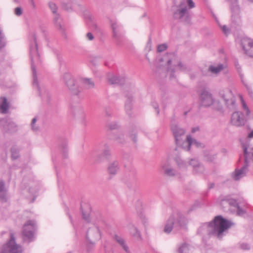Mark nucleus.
I'll use <instances>...</instances> for the list:
<instances>
[{
  "label": "nucleus",
  "mask_w": 253,
  "mask_h": 253,
  "mask_svg": "<svg viewBox=\"0 0 253 253\" xmlns=\"http://www.w3.org/2000/svg\"><path fill=\"white\" fill-rule=\"evenodd\" d=\"M233 225V222L224 218L222 215H217L214 217L212 221L202 224L198 228L197 232L199 234L205 233L210 236L221 239L223 232Z\"/></svg>",
  "instance_id": "obj_1"
},
{
  "label": "nucleus",
  "mask_w": 253,
  "mask_h": 253,
  "mask_svg": "<svg viewBox=\"0 0 253 253\" xmlns=\"http://www.w3.org/2000/svg\"><path fill=\"white\" fill-rule=\"evenodd\" d=\"M63 81L74 95H79L84 89H90L94 87V84L90 79L79 77L74 79L69 73H65L63 76Z\"/></svg>",
  "instance_id": "obj_2"
},
{
  "label": "nucleus",
  "mask_w": 253,
  "mask_h": 253,
  "mask_svg": "<svg viewBox=\"0 0 253 253\" xmlns=\"http://www.w3.org/2000/svg\"><path fill=\"white\" fill-rule=\"evenodd\" d=\"M241 144L243 150L244 165L241 169L235 170L233 178L235 180H238L246 175L249 171L250 161H253V147H249V144L246 142H241Z\"/></svg>",
  "instance_id": "obj_3"
},
{
  "label": "nucleus",
  "mask_w": 253,
  "mask_h": 253,
  "mask_svg": "<svg viewBox=\"0 0 253 253\" xmlns=\"http://www.w3.org/2000/svg\"><path fill=\"white\" fill-rule=\"evenodd\" d=\"M34 41L30 44V54L31 60V67L33 72V86L39 90L40 95H42L41 87H40L36 75V68L35 64L40 62V56L38 50V45L36 40V38L34 37Z\"/></svg>",
  "instance_id": "obj_4"
},
{
  "label": "nucleus",
  "mask_w": 253,
  "mask_h": 253,
  "mask_svg": "<svg viewBox=\"0 0 253 253\" xmlns=\"http://www.w3.org/2000/svg\"><path fill=\"white\" fill-rule=\"evenodd\" d=\"M111 26L114 42L118 46H122L125 42L123 27L118 23L113 21H111Z\"/></svg>",
  "instance_id": "obj_5"
},
{
  "label": "nucleus",
  "mask_w": 253,
  "mask_h": 253,
  "mask_svg": "<svg viewBox=\"0 0 253 253\" xmlns=\"http://www.w3.org/2000/svg\"><path fill=\"white\" fill-rule=\"evenodd\" d=\"M186 224V219L182 215L178 214L175 221L173 215H171L167 221L164 228V232L167 233H169L172 230L173 227L177 226L183 227Z\"/></svg>",
  "instance_id": "obj_6"
},
{
  "label": "nucleus",
  "mask_w": 253,
  "mask_h": 253,
  "mask_svg": "<svg viewBox=\"0 0 253 253\" xmlns=\"http://www.w3.org/2000/svg\"><path fill=\"white\" fill-rule=\"evenodd\" d=\"M22 252L21 246L16 243L13 235L11 234L9 241L3 246L0 253H22Z\"/></svg>",
  "instance_id": "obj_7"
},
{
  "label": "nucleus",
  "mask_w": 253,
  "mask_h": 253,
  "mask_svg": "<svg viewBox=\"0 0 253 253\" xmlns=\"http://www.w3.org/2000/svg\"><path fill=\"white\" fill-rule=\"evenodd\" d=\"M219 94L221 97L224 100L227 108L231 110L236 109V98L231 90L227 89L225 91H220Z\"/></svg>",
  "instance_id": "obj_8"
},
{
  "label": "nucleus",
  "mask_w": 253,
  "mask_h": 253,
  "mask_svg": "<svg viewBox=\"0 0 253 253\" xmlns=\"http://www.w3.org/2000/svg\"><path fill=\"white\" fill-rule=\"evenodd\" d=\"M213 101L212 94L209 91L206 89L201 90L199 97L200 107H209L213 104Z\"/></svg>",
  "instance_id": "obj_9"
},
{
  "label": "nucleus",
  "mask_w": 253,
  "mask_h": 253,
  "mask_svg": "<svg viewBox=\"0 0 253 253\" xmlns=\"http://www.w3.org/2000/svg\"><path fill=\"white\" fill-rule=\"evenodd\" d=\"M35 229V221L34 220H29L23 226V235L26 239L31 241L34 237Z\"/></svg>",
  "instance_id": "obj_10"
},
{
  "label": "nucleus",
  "mask_w": 253,
  "mask_h": 253,
  "mask_svg": "<svg viewBox=\"0 0 253 253\" xmlns=\"http://www.w3.org/2000/svg\"><path fill=\"white\" fill-rule=\"evenodd\" d=\"M171 130L174 137L175 144L177 146H182L183 140L182 137L184 135L185 130L176 125H172Z\"/></svg>",
  "instance_id": "obj_11"
},
{
  "label": "nucleus",
  "mask_w": 253,
  "mask_h": 253,
  "mask_svg": "<svg viewBox=\"0 0 253 253\" xmlns=\"http://www.w3.org/2000/svg\"><path fill=\"white\" fill-rule=\"evenodd\" d=\"M231 123L236 126H243L245 124L246 120L244 118V114L241 112H235L231 116Z\"/></svg>",
  "instance_id": "obj_12"
},
{
  "label": "nucleus",
  "mask_w": 253,
  "mask_h": 253,
  "mask_svg": "<svg viewBox=\"0 0 253 253\" xmlns=\"http://www.w3.org/2000/svg\"><path fill=\"white\" fill-rule=\"evenodd\" d=\"M237 200L231 198L229 196H226L221 197L220 199V204L223 209L228 208L230 207H236L238 206Z\"/></svg>",
  "instance_id": "obj_13"
},
{
  "label": "nucleus",
  "mask_w": 253,
  "mask_h": 253,
  "mask_svg": "<svg viewBox=\"0 0 253 253\" xmlns=\"http://www.w3.org/2000/svg\"><path fill=\"white\" fill-rule=\"evenodd\" d=\"M94 237L95 234L93 229H89L86 234V249L88 253L93 249Z\"/></svg>",
  "instance_id": "obj_14"
},
{
  "label": "nucleus",
  "mask_w": 253,
  "mask_h": 253,
  "mask_svg": "<svg viewBox=\"0 0 253 253\" xmlns=\"http://www.w3.org/2000/svg\"><path fill=\"white\" fill-rule=\"evenodd\" d=\"M179 8L174 12L173 18L174 19H182L187 12V6L183 2H180Z\"/></svg>",
  "instance_id": "obj_15"
},
{
  "label": "nucleus",
  "mask_w": 253,
  "mask_h": 253,
  "mask_svg": "<svg viewBox=\"0 0 253 253\" xmlns=\"http://www.w3.org/2000/svg\"><path fill=\"white\" fill-rule=\"evenodd\" d=\"M242 46L246 54L253 57V41L250 39L244 40L242 41Z\"/></svg>",
  "instance_id": "obj_16"
},
{
  "label": "nucleus",
  "mask_w": 253,
  "mask_h": 253,
  "mask_svg": "<svg viewBox=\"0 0 253 253\" xmlns=\"http://www.w3.org/2000/svg\"><path fill=\"white\" fill-rule=\"evenodd\" d=\"M0 125L5 131L14 130L16 125L10 119L4 118L0 120Z\"/></svg>",
  "instance_id": "obj_17"
},
{
  "label": "nucleus",
  "mask_w": 253,
  "mask_h": 253,
  "mask_svg": "<svg viewBox=\"0 0 253 253\" xmlns=\"http://www.w3.org/2000/svg\"><path fill=\"white\" fill-rule=\"evenodd\" d=\"M192 145H195L197 147H199L201 143L196 139L192 138L190 135H188L186 138V141L182 143L181 148L189 151L190 150Z\"/></svg>",
  "instance_id": "obj_18"
},
{
  "label": "nucleus",
  "mask_w": 253,
  "mask_h": 253,
  "mask_svg": "<svg viewBox=\"0 0 253 253\" xmlns=\"http://www.w3.org/2000/svg\"><path fill=\"white\" fill-rule=\"evenodd\" d=\"M81 210L83 218L87 222H90L91 209L90 205L84 204L81 205Z\"/></svg>",
  "instance_id": "obj_19"
},
{
  "label": "nucleus",
  "mask_w": 253,
  "mask_h": 253,
  "mask_svg": "<svg viewBox=\"0 0 253 253\" xmlns=\"http://www.w3.org/2000/svg\"><path fill=\"white\" fill-rule=\"evenodd\" d=\"M126 79L123 76H112L108 79V83L111 84L123 85L125 84Z\"/></svg>",
  "instance_id": "obj_20"
},
{
  "label": "nucleus",
  "mask_w": 253,
  "mask_h": 253,
  "mask_svg": "<svg viewBox=\"0 0 253 253\" xmlns=\"http://www.w3.org/2000/svg\"><path fill=\"white\" fill-rule=\"evenodd\" d=\"M9 103L5 97H0V113L5 114L8 112Z\"/></svg>",
  "instance_id": "obj_21"
},
{
  "label": "nucleus",
  "mask_w": 253,
  "mask_h": 253,
  "mask_svg": "<svg viewBox=\"0 0 253 253\" xmlns=\"http://www.w3.org/2000/svg\"><path fill=\"white\" fill-rule=\"evenodd\" d=\"M125 95L127 98L126 101L125 103V109L126 113L128 115H130V111L132 109V96L131 94L128 93H126L125 91Z\"/></svg>",
  "instance_id": "obj_22"
},
{
  "label": "nucleus",
  "mask_w": 253,
  "mask_h": 253,
  "mask_svg": "<svg viewBox=\"0 0 253 253\" xmlns=\"http://www.w3.org/2000/svg\"><path fill=\"white\" fill-rule=\"evenodd\" d=\"M174 161L178 167V168L181 170H186L188 164L185 161H183L179 156H177L174 158Z\"/></svg>",
  "instance_id": "obj_23"
},
{
  "label": "nucleus",
  "mask_w": 253,
  "mask_h": 253,
  "mask_svg": "<svg viewBox=\"0 0 253 253\" xmlns=\"http://www.w3.org/2000/svg\"><path fill=\"white\" fill-rule=\"evenodd\" d=\"M119 169V162L117 161L110 164L108 168V171L111 175H115Z\"/></svg>",
  "instance_id": "obj_24"
},
{
  "label": "nucleus",
  "mask_w": 253,
  "mask_h": 253,
  "mask_svg": "<svg viewBox=\"0 0 253 253\" xmlns=\"http://www.w3.org/2000/svg\"><path fill=\"white\" fill-rule=\"evenodd\" d=\"M6 189L5 187L4 182L0 180V201L6 202Z\"/></svg>",
  "instance_id": "obj_25"
},
{
  "label": "nucleus",
  "mask_w": 253,
  "mask_h": 253,
  "mask_svg": "<svg viewBox=\"0 0 253 253\" xmlns=\"http://www.w3.org/2000/svg\"><path fill=\"white\" fill-rule=\"evenodd\" d=\"M111 153L108 148L104 150L100 156H99L96 162H101L105 160H109L111 157Z\"/></svg>",
  "instance_id": "obj_26"
},
{
  "label": "nucleus",
  "mask_w": 253,
  "mask_h": 253,
  "mask_svg": "<svg viewBox=\"0 0 253 253\" xmlns=\"http://www.w3.org/2000/svg\"><path fill=\"white\" fill-rule=\"evenodd\" d=\"M114 239L118 243L123 249L127 253H129L128 247L126 244L124 239L117 235L114 236Z\"/></svg>",
  "instance_id": "obj_27"
},
{
  "label": "nucleus",
  "mask_w": 253,
  "mask_h": 253,
  "mask_svg": "<svg viewBox=\"0 0 253 253\" xmlns=\"http://www.w3.org/2000/svg\"><path fill=\"white\" fill-rule=\"evenodd\" d=\"M224 66L222 64H219L216 67L213 65H210L209 67V71L212 73L217 74L222 70Z\"/></svg>",
  "instance_id": "obj_28"
},
{
  "label": "nucleus",
  "mask_w": 253,
  "mask_h": 253,
  "mask_svg": "<svg viewBox=\"0 0 253 253\" xmlns=\"http://www.w3.org/2000/svg\"><path fill=\"white\" fill-rule=\"evenodd\" d=\"M53 14H54V22L56 24L57 27L58 28L59 30H60L62 32H64V28L62 26L61 22V20L60 18L59 15L57 13Z\"/></svg>",
  "instance_id": "obj_29"
},
{
  "label": "nucleus",
  "mask_w": 253,
  "mask_h": 253,
  "mask_svg": "<svg viewBox=\"0 0 253 253\" xmlns=\"http://www.w3.org/2000/svg\"><path fill=\"white\" fill-rule=\"evenodd\" d=\"M189 251L190 245L186 243L182 244L177 250L178 253H189Z\"/></svg>",
  "instance_id": "obj_30"
},
{
  "label": "nucleus",
  "mask_w": 253,
  "mask_h": 253,
  "mask_svg": "<svg viewBox=\"0 0 253 253\" xmlns=\"http://www.w3.org/2000/svg\"><path fill=\"white\" fill-rule=\"evenodd\" d=\"M164 172L168 176H174L178 173L175 169L171 168H166Z\"/></svg>",
  "instance_id": "obj_31"
},
{
  "label": "nucleus",
  "mask_w": 253,
  "mask_h": 253,
  "mask_svg": "<svg viewBox=\"0 0 253 253\" xmlns=\"http://www.w3.org/2000/svg\"><path fill=\"white\" fill-rule=\"evenodd\" d=\"M136 132V129L135 127H132L129 132V135L132 138L134 143H136L137 142Z\"/></svg>",
  "instance_id": "obj_32"
},
{
  "label": "nucleus",
  "mask_w": 253,
  "mask_h": 253,
  "mask_svg": "<svg viewBox=\"0 0 253 253\" xmlns=\"http://www.w3.org/2000/svg\"><path fill=\"white\" fill-rule=\"evenodd\" d=\"M96 37H97L101 42L105 40L106 35L101 30L98 29L96 26Z\"/></svg>",
  "instance_id": "obj_33"
},
{
  "label": "nucleus",
  "mask_w": 253,
  "mask_h": 253,
  "mask_svg": "<svg viewBox=\"0 0 253 253\" xmlns=\"http://www.w3.org/2000/svg\"><path fill=\"white\" fill-rule=\"evenodd\" d=\"M196 169L193 170L194 173H202L205 171L204 166L200 163V164L196 167Z\"/></svg>",
  "instance_id": "obj_34"
},
{
  "label": "nucleus",
  "mask_w": 253,
  "mask_h": 253,
  "mask_svg": "<svg viewBox=\"0 0 253 253\" xmlns=\"http://www.w3.org/2000/svg\"><path fill=\"white\" fill-rule=\"evenodd\" d=\"M216 156V154H211L210 153H206L204 155V158L206 161L211 162L214 161Z\"/></svg>",
  "instance_id": "obj_35"
},
{
  "label": "nucleus",
  "mask_w": 253,
  "mask_h": 253,
  "mask_svg": "<svg viewBox=\"0 0 253 253\" xmlns=\"http://www.w3.org/2000/svg\"><path fill=\"white\" fill-rule=\"evenodd\" d=\"M110 139H113V138L110 137ZM113 139L116 140L119 144H124L125 143V140L124 137V135L121 134L120 135L115 136Z\"/></svg>",
  "instance_id": "obj_36"
},
{
  "label": "nucleus",
  "mask_w": 253,
  "mask_h": 253,
  "mask_svg": "<svg viewBox=\"0 0 253 253\" xmlns=\"http://www.w3.org/2000/svg\"><path fill=\"white\" fill-rule=\"evenodd\" d=\"M241 100L243 108L245 110V111H246V115L247 116L249 115V114H250V111L249 108L248 107L246 103L245 102V101L243 99V98L242 96H241Z\"/></svg>",
  "instance_id": "obj_37"
},
{
  "label": "nucleus",
  "mask_w": 253,
  "mask_h": 253,
  "mask_svg": "<svg viewBox=\"0 0 253 253\" xmlns=\"http://www.w3.org/2000/svg\"><path fill=\"white\" fill-rule=\"evenodd\" d=\"M200 164V162L195 159H191L188 163V165L193 167V170L196 169V167Z\"/></svg>",
  "instance_id": "obj_38"
},
{
  "label": "nucleus",
  "mask_w": 253,
  "mask_h": 253,
  "mask_svg": "<svg viewBox=\"0 0 253 253\" xmlns=\"http://www.w3.org/2000/svg\"><path fill=\"white\" fill-rule=\"evenodd\" d=\"M130 233L134 237H140V233L138 230L135 227H132L130 229Z\"/></svg>",
  "instance_id": "obj_39"
},
{
  "label": "nucleus",
  "mask_w": 253,
  "mask_h": 253,
  "mask_svg": "<svg viewBox=\"0 0 253 253\" xmlns=\"http://www.w3.org/2000/svg\"><path fill=\"white\" fill-rule=\"evenodd\" d=\"M37 122V118H34L32 119L31 122V127L32 129L34 131H37L39 129V127L36 125Z\"/></svg>",
  "instance_id": "obj_40"
},
{
  "label": "nucleus",
  "mask_w": 253,
  "mask_h": 253,
  "mask_svg": "<svg viewBox=\"0 0 253 253\" xmlns=\"http://www.w3.org/2000/svg\"><path fill=\"white\" fill-rule=\"evenodd\" d=\"M181 21L184 22L186 24H190L191 22V17L189 15V13L187 11L186 15L184 16L182 19H181Z\"/></svg>",
  "instance_id": "obj_41"
},
{
  "label": "nucleus",
  "mask_w": 253,
  "mask_h": 253,
  "mask_svg": "<svg viewBox=\"0 0 253 253\" xmlns=\"http://www.w3.org/2000/svg\"><path fill=\"white\" fill-rule=\"evenodd\" d=\"M48 6L53 13H56V10L57 9V7L54 3H53L52 2H49L48 3Z\"/></svg>",
  "instance_id": "obj_42"
},
{
  "label": "nucleus",
  "mask_w": 253,
  "mask_h": 253,
  "mask_svg": "<svg viewBox=\"0 0 253 253\" xmlns=\"http://www.w3.org/2000/svg\"><path fill=\"white\" fill-rule=\"evenodd\" d=\"M5 45V42L4 40V36L0 30V49Z\"/></svg>",
  "instance_id": "obj_43"
},
{
  "label": "nucleus",
  "mask_w": 253,
  "mask_h": 253,
  "mask_svg": "<svg viewBox=\"0 0 253 253\" xmlns=\"http://www.w3.org/2000/svg\"><path fill=\"white\" fill-rule=\"evenodd\" d=\"M168 46L166 44H161L158 46L157 51L159 52H163L167 49Z\"/></svg>",
  "instance_id": "obj_44"
},
{
  "label": "nucleus",
  "mask_w": 253,
  "mask_h": 253,
  "mask_svg": "<svg viewBox=\"0 0 253 253\" xmlns=\"http://www.w3.org/2000/svg\"><path fill=\"white\" fill-rule=\"evenodd\" d=\"M108 126L110 130L116 129L119 128V126L116 122H112L109 124Z\"/></svg>",
  "instance_id": "obj_45"
},
{
  "label": "nucleus",
  "mask_w": 253,
  "mask_h": 253,
  "mask_svg": "<svg viewBox=\"0 0 253 253\" xmlns=\"http://www.w3.org/2000/svg\"><path fill=\"white\" fill-rule=\"evenodd\" d=\"M23 10L20 7H17L14 9V14L18 16L22 15Z\"/></svg>",
  "instance_id": "obj_46"
},
{
  "label": "nucleus",
  "mask_w": 253,
  "mask_h": 253,
  "mask_svg": "<svg viewBox=\"0 0 253 253\" xmlns=\"http://www.w3.org/2000/svg\"><path fill=\"white\" fill-rule=\"evenodd\" d=\"M19 157L18 152L15 149L11 150V157L13 159H16Z\"/></svg>",
  "instance_id": "obj_47"
},
{
  "label": "nucleus",
  "mask_w": 253,
  "mask_h": 253,
  "mask_svg": "<svg viewBox=\"0 0 253 253\" xmlns=\"http://www.w3.org/2000/svg\"><path fill=\"white\" fill-rule=\"evenodd\" d=\"M151 105L156 111L157 115H159L160 113V110H159V105L157 103V102H156L155 101H152L151 102Z\"/></svg>",
  "instance_id": "obj_48"
},
{
  "label": "nucleus",
  "mask_w": 253,
  "mask_h": 253,
  "mask_svg": "<svg viewBox=\"0 0 253 253\" xmlns=\"http://www.w3.org/2000/svg\"><path fill=\"white\" fill-rule=\"evenodd\" d=\"M236 208L237 209V213L239 215H242L245 213V211L240 208L239 204L238 203V206H236Z\"/></svg>",
  "instance_id": "obj_49"
},
{
  "label": "nucleus",
  "mask_w": 253,
  "mask_h": 253,
  "mask_svg": "<svg viewBox=\"0 0 253 253\" xmlns=\"http://www.w3.org/2000/svg\"><path fill=\"white\" fill-rule=\"evenodd\" d=\"M246 86L249 96L253 99V91L252 89L247 85H246Z\"/></svg>",
  "instance_id": "obj_50"
},
{
  "label": "nucleus",
  "mask_w": 253,
  "mask_h": 253,
  "mask_svg": "<svg viewBox=\"0 0 253 253\" xmlns=\"http://www.w3.org/2000/svg\"><path fill=\"white\" fill-rule=\"evenodd\" d=\"M79 112V110L77 108H72L70 110L71 115L73 117H74L76 115V114H78Z\"/></svg>",
  "instance_id": "obj_51"
},
{
  "label": "nucleus",
  "mask_w": 253,
  "mask_h": 253,
  "mask_svg": "<svg viewBox=\"0 0 253 253\" xmlns=\"http://www.w3.org/2000/svg\"><path fill=\"white\" fill-rule=\"evenodd\" d=\"M240 248L244 250H248L250 249L249 245L247 243L241 244Z\"/></svg>",
  "instance_id": "obj_52"
},
{
  "label": "nucleus",
  "mask_w": 253,
  "mask_h": 253,
  "mask_svg": "<svg viewBox=\"0 0 253 253\" xmlns=\"http://www.w3.org/2000/svg\"><path fill=\"white\" fill-rule=\"evenodd\" d=\"M177 66L179 67V69L181 71H186L187 69L186 66L185 65L183 64L181 62H179Z\"/></svg>",
  "instance_id": "obj_53"
},
{
  "label": "nucleus",
  "mask_w": 253,
  "mask_h": 253,
  "mask_svg": "<svg viewBox=\"0 0 253 253\" xmlns=\"http://www.w3.org/2000/svg\"><path fill=\"white\" fill-rule=\"evenodd\" d=\"M94 38L93 35L90 32H88L86 34V38L88 41H92Z\"/></svg>",
  "instance_id": "obj_54"
},
{
  "label": "nucleus",
  "mask_w": 253,
  "mask_h": 253,
  "mask_svg": "<svg viewBox=\"0 0 253 253\" xmlns=\"http://www.w3.org/2000/svg\"><path fill=\"white\" fill-rule=\"evenodd\" d=\"M187 3L190 8H192L195 6V3L192 0H187Z\"/></svg>",
  "instance_id": "obj_55"
},
{
  "label": "nucleus",
  "mask_w": 253,
  "mask_h": 253,
  "mask_svg": "<svg viewBox=\"0 0 253 253\" xmlns=\"http://www.w3.org/2000/svg\"><path fill=\"white\" fill-rule=\"evenodd\" d=\"M222 30L225 35H227L229 33V29L226 25L222 26Z\"/></svg>",
  "instance_id": "obj_56"
},
{
  "label": "nucleus",
  "mask_w": 253,
  "mask_h": 253,
  "mask_svg": "<svg viewBox=\"0 0 253 253\" xmlns=\"http://www.w3.org/2000/svg\"><path fill=\"white\" fill-rule=\"evenodd\" d=\"M88 61L91 63L93 65L94 64V59L93 57H92L90 55H88L87 57Z\"/></svg>",
  "instance_id": "obj_57"
},
{
  "label": "nucleus",
  "mask_w": 253,
  "mask_h": 253,
  "mask_svg": "<svg viewBox=\"0 0 253 253\" xmlns=\"http://www.w3.org/2000/svg\"><path fill=\"white\" fill-rule=\"evenodd\" d=\"M214 187V183L213 182H210L208 184V189L210 190L213 188Z\"/></svg>",
  "instance_id": "obj_58"
},
{
  "label": "nucleus",
  "mask_w": 253,
  "mask_h": 253,
  "mask_svg": "<svg viewBox=\"0 0 253 253\" xmlns=\"http://www.w3.org/2000/svg\"><path fill=\"white\" fill-rule=\"evenodd\" d=\"M199 130V127H193L192 129L191 132L192 133H195L196 131H198Z\"/></svg>",
  "instance_id": "obj_59"
},
{
  "label": "nucleus",
  "mask_w": 253,
  "mask_h": 253,
  "mask_svg": "<svg viewBox=\"0 0 253 253\" xmlns=\"http://www.w3.org/2000/svg\"><path fill=\"white\" fill-rule=\"evenodd\" d=\"M151 43H152L151 39L150 37H149L148 41L147 42V46H151Z\"/></svg>",
  "instance_id": "obj_60"
},
{
  "label": "nucleus",
  "mask_w": 253,
  "mask_h": 253,
  "mask_svg": "<svg viewBox=\"0 0 253 253\" xmlns=\"http://www.w3.org/2000/svg\"><path fill=\"white\" fill-rule=\"evenodd\" d=\"M174 69H172L171 70V73L170 75V78H175V76H174Z\"/></svg>",
  "instance_id": "obj_61"
},
{
  "label": "nucleus",
  "mask_w": 253,
  "mask_h": 253,
  "mask_svg": "<svg viewBox=\"0 0 253 253\" xmlns=\"http://www.w3.org/2000/svg\"><path fill=\"white\" fill-rule=\"evenodd\" d=\"M249 138H253V130H252L250 133L248 134Z\"/></svg>",
  "instance_id": "obj_62"
},
{
  "label": "nucleus",
  "mask_w": 253,
  "mask_h": 253,
  "mask_svg": "<svg viewBox=\"0 0 253 253\" xmlns=\"http://www.w3.org/2000/svg\"><path fill=\"white\" fill-rule=\"evenodd\" d=\"M97 232L99 234L100 237L101 238V233L100 230L98 228H97Z\"/></svg>",
  "instance_id": "obj_63"
},
{
  "label": "nucleus",
  "mask_w": 253,
  "mask_h": 253,
  "mask_svg": "<svg viewBox=\"0 0 253 253\" xmlns=\"http://www.w3.org/2000/svg\"><path fill=\"white\" fill-rule=\"evenodd\" d=\"M168 65H169L171 63V60L169 59L167 62Z\"/></svg>",
  "instance_id": "obj_64"
}]
</instances>
